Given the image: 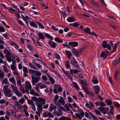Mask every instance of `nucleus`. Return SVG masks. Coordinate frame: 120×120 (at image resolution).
Here are the masks:
<instances>
[{
    "label": "nucleus",
    "instance_id": "17",
    "mask_svg": "<svg viewBox=\"0 0 120 120\" xmlns=\"http://www.w3.org/2000/svg\"><path fill=\"white\" fill-rule=\"evenodd\" d=\"M29 23L30 25L31 26H32L36 28H38L37 25L36 24V23L34 22L33 21H30V22Z\"/></svg>",
    "mask_w": 120,
    "mask_h": 120
},
{
    "label": "nucleus",
    "instance_id": "55",
    "mask_svg": "<svg viewBox=\"0 0 120 120\" xmlns=\"http://www.w3.org/2000/svg\"><path fill=\"white\" fill-rule=\"evenodd\" d=\"M27 48L30 51L33 50L34 49L32 46L29 45L28 46Z\"/></svg>",
    "mask_w": 120,
    "mask_h": 120
},
{
    "label": "nucleus",
    "instance_id": "49",
    "mask_svg": "<svg viewBox=\"0 0 120 120\" xmlns=\"http://www.w3.org/2000/svg\"><path fill=\"white\" fill-rule=\"evenodd\" d=\"M19 101L20 103L22 104L25 101V100L24 98L22 97L21 99L19 100Z\"/></svg>",
    "mask_w": 120,
    "mask_h": 120
},
{
    "label": "nucleus",
    "instance_id": "16",
    "mask_svg": "<svg viewBox=\"0 0 120 120\" xmlns=\"http://www.w3.org/2000/svg\"><path fill=\"white\" fill-rule=\"evenodd\" d=\"M51 117L53 118V115L51 112H47V113L46 115H44V117Z\"/></svg>",
    "mask_w": 120,
    "mask_h": 120
},
{
    "label": "nucleus",
    "instance_id": "54",
    "mask_svg": "<svg viewBox=\"0 0 120 120\" xmlns=\"http://www.w3.org/2000/svg\"><path fill=\"white\" fill-rule=\"evenodd\" d=\"M80 25V24L77 22H75L73 23V26L74 27H77Z\"/></svg>",
    "mask_w": 120,
    "mask_h": 120
},
{
    "label": "nucleus",
    "instance_id": "30",
    "mask_svg": "<svg viewBox=\"0 0 120 120\" xmlns=\"http://www.w3.org/2000/svg\"><path fill=\"white\" fill-rule=\"evenodd\" d=\"M119 72V70L118 69H116L115 71V74L114 76V77L115 78L116 81H117V76L118 75Z\"/></svg>",
    "mask_w": 120,
    "mask_h": 120
},
{
    "label": "nucleus",
    "instance_id": "26",
    "mask_svg": "<svg viewBox=\"0 0 120 120\" xmlns=\"http://www.w3.org/2000/svg\"><path fill=\"white\" fill-rule=\"evenodd\" d=\"M105 102L109 105H111L112 103V102L111 100H109L106 99L105 101Z\"/></svg>",
    "mask_w": 120,
    "mask_h": 120
},
{
    "label": "nucleus",
    "instance_id": "21",
    "mask_svg": "<svg viewBox=\"0 0 120 120\" xmlns=\"http://www.w3.org/2000/svg\"><path fill=\"white\" fill-rule=\"evenodd\" d=\"M9 81L10 82H12L14 85L15 86L16 85V81L14 77H12L9 78Z\"/></svg>",
    "mask_w": 120,
    "mask_h": 120
},
{
    "label": "nucleus",
    "instance_id": "6",
    "mask_svg": "<svg viewBox=\"0 0 120 120\" xmlns=\"http://www.w3.org/2000/svg\"><path fill=\"white\" fill-rule=\"evenodd\" d=\"M98 109L104 114H106V112L109 110V109L108 108L101 107H98Z\"/></svg>",
    "mask_w": 120,
    "mask_h": 120
},
{
    "label": "nucleus",
    "instance_id": "29",
    "mask_svg": "<svg viewBox=\"0 0 120 120\" xmlns=\"http://www.w3.org/2000/svg\"><path fill=\"white\" fill-rule=\"evenodd\" d=\"M11 87L13 90L15 92L18 90L16 86H15L12 84H11Z\"/></svg>",
    "mask_w": 120,
    "mask_h": 120
},
{
    "label": "nucleus",
    "instance_id": "2",
    "mask_svg": "<svg viewBox=\"0 0 120 120\" xmlns=\"http://www.w3.org/2000/svg\"><path fill=\"white\" fill-rule=\"evenodd\" d=\"M3 91L5 95L7 97H10L12 96L13 94L11 91L8 88L7 86H5L3 87Z\"/></svg>",
    "mask_w": 120,
    "mask_h": 120
},
{
    "label": "nucleus",
    "instance_id": "39",
    "mask_svg": "<svg viewBox=\"0 0 120 120\" xmlns=\"http://www.w3.org/2000/svg\"><path fill=\"white\" fill-rule=\"evenodd\" d=\"M15 93L18 96L22 97V94L18 90L15 92Z\"/></svg>",
    "mask_w": 120,
    "mask_h": 120
},
{
    "label": "nucleus",
    "instance_id": "61",
    "mask_svg": "<svg viewBox=\"0 0 120 120\" xmlns=\"http://www.w3.org/2000/svg\"><path fill=\"white\" fill-rule=\"evenodd\" d=\"M117 44H115L114 45V46L112 48V50H113V51L115 52L116 51V49H117Z\"/></svg>",
    "mask_w": 120,
    "mask_h": 120
},
{
    "label": "nucleus",
    "instance_id": "3",
    "mask_svg": "<svg viewBox=\"0 0 120 120\" xmlns=\"http://www.w3.org/2000/svg\"><path fill=\"white\" fill-rule=\"evenodd\" d=\"M4 52L5 54H6L5 56L6 60L8 62L11 61V56H10L11 53L7 49H5Z\"/></svg>",
    "mask_w": 120,
    "mask_h": 120
},
{
    "label": "nucleus",
    "instance_id": "40",
    "mask_svg": "<svg viewBox=\"0 0 120 120\" xmlns=\"http://www.w3.org/2000/svg\"><path fill=\"white\" fill-rule=\"evenodd\" d=\"M4 73L1 70H0V77L1 79H2L4 77Z\"/></svg>",
    "mask_w": 120,
    "mask_h": 120
},
{
    "label": "nucleus",
    "instance_id": "48",
    "mask_svg": "<svg viewBox=\"0 0 120 120\" xmlns=\"http://www.w3.org/2000/svg\"><path fill=\"white\" fill-rule=\"evenodd\" d=\"M8 10L9 11L12 12L13 13H14L15 11V10L13 9L11 7H9L8 9Z\"/></svg>",
    "mask_w": 120,
    "mask_h": 120
},
{
    "label": "nucleus",
    "instance_id": "5",
    "mask_svg": "<svg viewBox=\"0 0 120 120\" xmlns=\"http://www.w3.org/2000/svg\"><path fill=\"white\" fill-rule=\"evenodd\" d=\"M109 51L106 50L105 52L103 51L100 54V57H102L103 59H106L108 54Z\"/></svg>",
    "mask_w": 120,
    "mask_h": 120
},
{
    "label": "nucleus",
    "instance_id": "12",
    "mask_svg": "<svg viewBox=\"0 0 120 120\" xmlns=\"http://www.w3.org/2000/svg\"><path fill=\"white\" fill-rule=\"evenodd\" d=\"M46 75L47 76L48 78L51 82L52 84H54L55 83V80L53 78L50 76L48 74L46 73Z\"/></svg>",
    "mask_w": 120,
    "mask_h": 120
},
{
    "label": "nucleus",
    "instance_id": "38",
    "mask_svg": "<svg viewBox=\"0 0 120 120\" xmlns=\"http://www.w3.org/2000/svg\"><path fill=\"white\" fill-rule=\"evenodd\" d=\"M33 100L32 98V99L30 100L29 99H27V102L28 104L29 105H31L33 104L34 103V102L33 101Z\"/></svg>",
    "mask_w": 120,
    "mask_h": 120
},
{
    "label": "nucleus",
    "instance_id": "15",
    "mask_svg": "<svg viewBox=\"0 0 120 120\" xmlns=\"http://www.w3.org/2000/svg\"><path fill=\"white\" fill-rule=\"evenodd\" d=\"M65 52L67 54V56L69 59L71 58L72 56V54L71 52L69 51L66 50Z\"/></svg>",
    "mask_w": 120,
    "mask_h": 120
},
{
    "label": "nucleus",
    "instance_id": "34",
    "mask_svg": "<svg viewBox=\"0 0 120 120\" xmlns=\"http://www.w3.org/2000/svg\"><path fill=\"white\" fill-rule=\"evenodd\" d=\"M38 35L42 39H45V37L41 33H39Z\"/></svg>",
    "mask_w": 120,
    "mask_h": 120
},
{
    "label": "nucleus",
    "instance_id": "37",
    "mask_svg": "<svg viewBox=\"0 0 120 120\" xmlns=\"http://www.w3.org/2000/svg\"><path fill=\"white\" fill-rule=\"evenodd\" d=\"M120 62V57L118 58L117 59L115 60L113 63V65L114 66L116 65Z\"/></svg>",
    "mask_w": 120,
    "mask_h": 120
},
{
    "label": "nucleus",
    "instance_id": "44",
    "mask_svg": "<svg viewBox=\"0 0 120 120\" xmlns=\"http://www.w3.org/2000/svg\"><path fill=\"white\" fill-rule=\"evenodd\" d=\"M8 81L7 78H4L2 81V83L3 84H7L8 83Z\"/></svg>",
    "mask_w": 120,
    "mask_h": 120
},
{
    "label": "nucleus",
    "instance_id": "53",
    "mask_svg": "<svg viewBox=\"0 0 120 120\" xmlns=\"http://www.w3.org/2000/svg\"><path fill=\"white\" fill-rule=\"evenodd\" d=\"M36 71V70H34L31 69H29V73H30L34 74L35 73Z\"/></svg>",
    "mask_w": 120,
    "mask_h": 120
},
{
    "label": "nucleus",
    "instance_id": "28",
    "mask_svg": "<svg viewBox=\"0 0 120 120\" xmlns=\"http://www.w3.org/2000/svg\"><path fill=\"white\" fill-rule=\"evenodd\" d=\"M108 44L106 41L104 40L102 43V46L104 48H106L107 47L106 46Z\"/></svg>",
    "mask_w": 120,
    "mask_h": 120
},
{
    "label": "nucleus",
    "instance_id": "19",
    "mask_svg": "<svg viewBox=\"0 0 120 120\" xmlns=\"http://www.w3.org/2000/svg\"><path fill=\"white\" fill-rule=\"evenodd\" d=\"M48 43L52 47L54 48H55L56 47V43L54 42L51 41H49L48 42Z\"/></svg>",
    "mask_w": 120,
    "mask_h": 120
},
{
    "label": "nucleus",
    "instance_id": "1",
    "mask_svg": "<svg viewBox=\"0 0 120 120\" xmlns=\"http://www.w3.org/2000/svg\"><path fill=\"white\" fill-rule=\"evenodd\" d=\"M31 98L35 102L36 104H37V106L38 107V110L39 111L40 110H42V109L43 105H44L45 104L46 101L43 98L39 97L37 98L35 97H32Z\"/></svg>",
    "mask_w": 120,
    "mask_h": 120
},
{
    "label": "nucleus",
    "instance_id": "4",
    "mask_svg": "<svg viewBox=\"0 0 120 120\" xmlns=\"http://www.w3.org/2000/svg\"><path fill=\"white\" fill-rule=\"evenodd\" d=\"M32 83L33 85H34L35 84L38 82L40 79V77H36L34 76H31Z\"/></svg>",
    "mask_w": 120,
    "mask_h": 120
},
{
    "label": "nucleus",
    "instance_id": "58",
    "mask_svg": "<svg viewBox=\"0 0 120 120\" xmlns=\"http://www.w3.org/2000/svg\"><path fill=\"white\" fill-rule=\"evenodd\" d=\"M11 69L12 70L14 71L16 69V67L14 65L11 64Z\"/></svg>",
    "mask_w": 120,
    "mask_h": 120
},
{
    "label": "nucleus",
    "instance_id": "31",
    "mask_svg": "<svg viewBox=\"0 0 120 120\" xmlns=\"http://www.w3.org/2000/svg\"><path fill=\"white\" fill-rule=\"evenodd\" d=\"M95 76H93V79L92 80V81L93 83L94 84H97L98 83V80L94 78Z\"/></svg>",
    "mask_w": 120,
    "mask_h": 120
},
{
    "label": "nucleus",
    "instance_id": "60",
    "mask_svg": "<svg viewBox=\"0 0 120 120\" xmlns=\"http://www.w3.org/2000/svg\"><path fill=\"white\" fill-rule=\"evenodd\" d=\"M23 111L25 112V114L26 116H29V114L26 110V109H23Z\"/></svg>",
    "mask_w": 120,
    "mask_h": 120
},
{
    "label": "nucleus",
    "instance_id": "47",
    "mask_svg": "<svg viewBox=\"0 0 120 120\" xmlns=\"http://www.w3.org/2000/svg\"><path fill=\"white\" fill-rule=\"evenodd\" d=\"M3 67L4 68V71H5L6 73H8L9 71L8 70L7 67L5 65H4L3 66Z\"/></svg>",
    "mask_w": 120,
    "mask_h": 120
},
{
    "label": "nucleus",
    "instance_id": "32",
    "mask_svg": "<svg viewBox=\"0 0 120 120\" xmlns=\"http://www.w3.org/2000/svg\"><path fill=\"white\" fill-rule=\"evenodd\" d=\"M65 64L67 69H69L70 68L69 62L68 60H67L65 62Z\"/></svg>",
    "mask_w": 120,
    "mask_h": 120
},
{
    "label": "nucleus",
    "instance_id": "23",
    "mask_svg": "<svg viewBox=\"0 0 120 120\" xmlns=\"http://www.w3.org/2000/svg\"><path fill=\"white\" fill-rule=\"evenodd\" d=\"M36 23L38 25V26L40 27L41 29H44V26L41 23L37 21H36Z\"/></svg>",
    "mask_w": 120,
    "mask_h": 120
},
{
    "label": "nucleus",
    "instance_id": "8",
    "mask_svg": "<svg viewBox=\"0 0 120 120\" xmlns=\"http://www.w3.org/2000/svg\"><path fill=\"white\" fill-rule=\"evenodd\" d=\"M21 15L22 17V18L24 21H25L27 25H28L29 22L27 19H30V18L27 16H26L25 17L22 14H21Z\"/></svg>",
    "mask_w": 120,
    "mask_h": 120
},
{
    "label": "nucleus",
    "instance_id": "51",
    "mask_svg": "<svg viewBox=\"0 0 120 120\" xmlns=\"http://www.w3.org/2000/svg\"><path fill=\"white\" fill-rule=\"evenodd\" d=\"M60 12H61V13L63 15V16L64 17H66V13L64 11H60Z\"/></svg>",
    "mask_w": 120,
    "mask_h": 120
},
{
    "label": "nucleus",
    "instance_id": "7",
    "mask_svg": "<svg viewBox=\"0 0 120 120\" xmlns=\"http://www.w3.org/2000/svg\"><path fill=\"white\" fill-rule=\"evenodd\" d=\"M25 88L26 89L30 90L31 88V86L30 82L28 81H27L25 82Z\"/></svg>",
    "mask_w": 120,
    "mask_h": 120
},
{
    "label": "nucleus",
    "instance_id": "50",
    "mask_svg": "<svg viewBox=\"0 0 120 120\" xmlns=\"http://www.w3.org/2000/svg\"><path fill=\"white\" fill-rule=\"evenodd\" d=\"M5 31L4 28L2 26H0V31L1 32H4Z\"/></svg>",
    "mask_w": 120,
    "mask_h": 120
},
{
    "label": "nucleus",
    "instance_id": "43",
    "mask_svg": "<svg viewBox=\"0 0 120 120\" xmlns=\"http://www.w3.org/2000/svg\"><path fill=\"white\" fill-rule=\"evenodd\" d=\"M59 98V96L58 95H56L55 96L54 98V102L56 104L57 102V101Z\"/></svg>",
    "mask_w": 120,
    "mask_h": 120
},
{
    "label": "nucleus",
    "instance_id": "45",
    "mask_svg": "<svg viewBox=\"0 0 120 120\" xmlns=\"http://www.w3.org/2000/svg\"><path fill=\"white\" fill-rule=\"evenodd\" d=\"M113 104L114 105L115 107H116L117 108H119V107H120V104L117 102L116 103L114 102L113 103Z\"/></svg>",
    "mask_w": 120,
    "mask_h": 120
},
{
    "label": "nucleus",
    "instance_id": "56",
    "mask_svg": "<svg viewBox=\"0 0 120 120\" xmlns=\"http://www.w3.org/2000/svg\"><path fill=\"white\" fill-rule=\"evenodd\" d=\"M42 78L45 81H46V80L47 79V77L45 76L44 75H42Z\"/></svg>",
    "mask_w": 120,
    "mask_h": 120
},
{
    "label": "nucleus",
    "instance_id": "22",
    "mask_svg": "<svg viewBox=\"0 0 120 120\" xmlns=\"http://www.w3.org/2000/svg\"><path fill=\"white\" fill-rule=\"evenodd\" d=\"M52 104H51L49 107V111L51 112L53 110H55L56 108V106H52Z\"/></svg>",
    "mask_w": 120,
    "mask_h": 120
},
{
    "label": "nucleus",
    "instance_id": "11",
    "mask_svg": "<svg viewBox=\"0 0 120 120\" xmlns=\"http://www.w3.org/2000/svg\"><path fill=\"white\" fill-rule=\"evenodd\" d=\"M58 102L59 103H61L62 105L64 106L65 103V101L64 98L62 97H60V98L58 100Z\"/></svg>",
    "mask_w": 120,
    "mask_h": 120
},
{
    "label": "nucleus",
    "instance_id": "36",
    "mask_svg": "<svg viewBox=\"0 0 120 120\" xmlns=\"http://www.w3.org/2000/svg\"><path fill=\"white\" fill-rule=\"evenodd\" d=\"M19 90L22 93H25V91L24 88L23 86H20Z\"/></svg>",
    "mask_w": 120,
    "mask_h": 120
},
{
    "label": "nucleus",
    "instance_id": "24",
    "mask_svg": "<svg viewBox=\"0 0 120 120\" xmlns=\"http://www.w3.org/2000/svg\"><path fill=\"white\" fill-rule=\"evenodd\" d=\"M73 84L75 89L78 90H79L80 89L79 86L76 82H73Z\"/></svg>",
    "mask_w": 120,
    "mask_h": 120
},
{
    "label": "nucleus",
    "instance_id": "33",
    "mask_svg": "<svg viewBox=\"0 0 120 120\" xmlns=\"http://www.w3.org/2000/svg\"><path fill=\"white\" fill-rule=\"evenodd\" d=\"M41 75V72L38 71H36L35 75L36 77H40V76Z\"/></svg>",
    "mask_w": 120,
    "mask_h": 120
},
{
    "label": "nucleus",
    "instance_id": "64",
    "mask_svg": "<svg viewBox=\"0 0 120 120\" xmlns=\"http://www.w3.org/2000/svg\"><path fill=\"white\" fill-rule=\"evenodd\" d=\"M66 117L64 116H62L59 118V120H66Z\"/></svg>",
    "mask_w": 120,
    "mask_h": 120
},
{
    "label": "nucleus",
    "instance_id": "18",
    "mask_svg": "<svg viewBox=\"0 0 120 120\" xmlns=\"http://www.w3.org/2000/svg\"><path fill=\"white\" fill-rule=\"evenodd\" d=\"M67 20L68 22H71L75 21V20L74 17H71L68 18L67 19Z\"/></svg>",
    "mask_w": 120,
    "mask_h": 120
},
{
    "label": "nucleus",
    "instance_id": "9",
    "mask_svg": "<svg viewBox=\"0 0 120 120\" xmlns=\"http://www.w3.org/2000/svg\"><path fill=\"white\" fill-rule=\"evenodd\" d=\"M68 45L72 47H76L78 45V43L76 42H70L68 43Z\"/></svg>",
    "mask_w": 120,
    "mask_h": 120
},
{
    "label": "nucleus",
    "instance_id": "13",
    "mask_svg": "<svg viewBox=\"0 0 120 120\" xmlns=\"http://www.w3.org/2000/svg\"><path fill=\"white\" fill-rule=\"evenodd\" d=\"M30 93L32 95L38 96H40L39 95L37 92H35L34 90H30Z\"/></svg>",
    "mask_w": 120,
    "mask_h": 120
},
{
    "label": "nucleus",
    "instance_id": "63",
    "mask_svg": "<svg viewBox=\"0 0 120 120\" xmlns=\"http://www.w3.org/2000/svg\"><path fill=\"white\" fill-rule=\"evenodd\" d=\"M80 71L81 70L78 71L77 69H75L74 70L73 72L75 74H76L78 73L79 72H80Z\"/></svg>",
    "mask_w": 120,
    "mask_h": 120
},
{
    "label": "nucleus",
    "instance_id": "62",
    "mask_svg": "<svg viewBox=\"0 0 120 120\" xmlns=\"http://www.w3.org/2000/svg\"><path fill=\"white\" fill-rule=\"evenodd\" d=\"M0 63H3L4 65H6V62L5 61H3V60L0 58Z\"/></svg>",
    "mask_w": 120,
    "mask_h": 120
},
{
    "label": "nucleus",
    "instance_id": "52",
    "mask_svg": "<svg viewBox=\"0 0 120 120\" xmlns=\"http://www.w3.org/2000/svg\"><path fill=\"white\" fill-rule=\"evenodd\" d=\"M84 31L86 32L89 34V33L90 32V30L88 28L86 27V29L84 30Z\"/></svg>",
    "mask_w": 120,
    "mask_h": 120
},
{
    "label": "nucleus",
    "instance_id": "41",
    "mask_svg": "<svg viewBox=\"0 0 120 120\" xmlns=\"http://www.w3.org/2000/svg\"><path fill=\"white\" fill-rule=\"evenodd\" d=\"M23 72L24 73H28V69L27 67H24V66H23Z\"/></svg>",
    "mask_w": 120,
    "mask_h": 120
},
{
    "label": "nucleus",
    "instance_id": "59",
    "mask_svg": "<svg viewBox=\"0 0 120 120\" xmlns=\"http://www.w3.org/2000/svg\"><path fill=\"white\" fill-rule=\"evenodd\" d=\"M95 112L97 114L99 115H101V113L100 112V111L98 110L97 109H95Z\"/></svg>",
    "mask_w": 120,
    "mask_h": 120
},
{
    "label": "nucleus",
    "instance_id": "42",
    "mask_svg": "<svg viewBox=\"0 0 120 120\" xmlns=\"http://www.w3.org/2000/svg\"><path fill=\"white\" fill-rule=\"evenodd\" d=\"M86 93L87 94L89 95H91L92 97L94 96V94L91 91H89L87 90V91L86 92Z\"/></svg>",
    "mask_w": 120,
    "mask_h": 120
},
{
    "label": "nucleus",
    "instance_id": "57",
    "mask_svg": "<svg viewBox=\"0 0 120 120\" xmlns=\"http://www.w3.org/2000/svg\"><path fill=\"white\" fill-rule=\"evenodd\" d=\"M75 115L79 119L81 120L82 118V117L79 114L75 113Z\"/></svg>",
    "mask_w": 120,
    "mask_h": 120
},
{
    "label": "nucleus",
    "instance_id": "10",
    "mask_svg": "<svg viewBox=\"0 0 120 120\" xmlns=\"http://www.w3.org/2000/svg\"><path fill=\"white\" fill-rule=\"evenodd\" d=\"M94 90H95V93L97 94H98L100 91V88L98 85L94 86Z\"/></svg>",
    "mask_w": 120,
    "mask_h": 120
},
{
    "label": "nucleus",
    "instance_id": "14",
    "mask_svg": "<svg viewBox=\"0 0 120 120\" xmlns=\"http://www.w3.org/2000/svg\"><path fill=\"white\" fill-rule=\"evenodd\" d=\"M16 78L17 79V82L18 86H21L22 85L19 76H18L16 77Z\"/></svg>",
    "mask_w": 120,
    "mask_h": 120
},
{
    "label": "nucleus",
    "instance_id": "27",
    "mask_svg": "<svg viewBox=\"0 0 120 120\" xmlns=\"http://www.w3.org/2000/svg\"><path fill=\"white\" fill-rule=\"evenodd\" d=\"M41 85V83L39 82L37 84L36 86V91L38 92H40V90L39 89V87Z\"/></svg>",
    "mask_w": 120,
    "mask_h": 120
},
{
    "label": "nucleus",
    "instance_id": "46",
    "mask_svg": "<svg viewBox=\"0 0 120 120\" xmlns=\"http://www.w3.org/2000/svg\"><path fill=\"white\" fill-rule=\"evenodd\" d=\"M10 111L11 112V113L15 117H16L17 116L16 115V112L14 111L12 109H11L10 110Z\"/></svg>",
    "mask_w": 120,
    "mask_h": 120
},
{
    "label": "nucleus",
    "instance_id": "25",
    "mask_svg": "<svg viewBox=\"0 0 120 120\" xmlns=\"http://www.w3.org/2000/svg\"><path fill=\"white\" fill-rule=\"evenodd\" d=\"M44 35L46 37L51 40H52L53 39V38L52 37L47 33H45Z\"/></svg>",
    "mask_w": 120,
    "mask_h": 120
},
{
    "label": "nucleus",
    "instance_id": "20",
    "mask_svg": "<svg viewBox=\"0 0 120 120\" xmlns=\"http://www.w3.org/2000/svg\"><path fill=\"white\" fill-rule=\"evenodd\" d=\"M79 81L81 83L82 85V87L88 86V85L86 81H84L82 80L81 79H80Z\"/></svg>",
    "mask_w": 120,
    "mask_h": 120
},
{
    "label": "nucleus",
    "instance_id": "35",
    "mask_svg": "<svg viewBox=\"0 0 120 120\" xmlns=\"http://www.w3.org/2000/svg\"><path fill=\"white\" fill-rule=\"evenodd\" d=\"M54 40L56 41L59 43H61L63 42V41L60 40V39L57 37H55Z\"/></svg>",
    "mask_w": 120,
    "mask_h": 120
}]
</instances>
